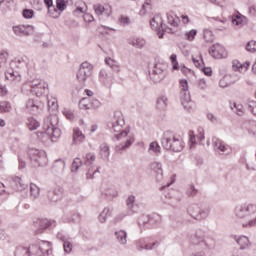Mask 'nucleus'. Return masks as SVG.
<instances>
[{
    "instance_id": "obj_1",
    "label": "nucleus",
    "mask_w": 256,
    "mask_h": 256,
    "mask_svg": "<svg viewBox=\"0 0 256 256\" xmlns=\"http://www.w3.org/2000/svg\"><path fill=\"white\" fill-rule=\"evenodd\" d=\"M123 125H125V119L123 118V114L121 112H117L114 115L113 121L108 122L107 127L114 131V133H118L114 135L116 141H122L119 145L115 147V151L118 153L120 151H125V149H129L133 143H135V137L133 134H129V128L123 130Z\"/></svg>"
},
{
    "instance_id": "obj_2",
    "label": "nucleus",
    "mask_w": 256,
    "mask_h": 256,
    "mask_svg": "<svg viewBox=\"0 0 256 256\" xmlns=\"http://www.w3.org/2000/svg\"><path fill=\"white\" fill-rule=\"evenodd\" d=\"M51 244L49 241H41L39 246L32 244L30 246H18L14 251V256H49L51 255Z\"/></svg>"
},
{
    "instance_id": "obj_3",
    "label": "nucleus",
    "mask_w": 256,
    "mask_h": 256,
    "mask_svg": "<svg viewBox=\"0 0 256 256\" xmlns=\"http://www.w3.org/2000/svg\"><path fill=\"white\" fill-rule=\"evenodd\" d=\"M161 145L166 151H173L174 153H180L183 147H185L183 138L171 131L164 132Z\"/></svg>"
},
{
    "instance_id": "obj_4",
    "label": "nucleus",
    "mask_w": 256,
    "mask_h": 256,
    "mask_svg": "<svg viewBox=\"0 0 256 256\" xmlns=\"http://www.w3.org/2000/svg\"><path fill=\"white\" fill-rule=\"evenodd\" d=\"M59 118L51 116L44 120L43 130L45 135L50 137L51 141H57L61 137V129H59Z\"/></svg>"
},
{
    "instance_id": "obj_5",
    "label": "nucleus",
    "mask_w": 256,
    "mask_h": 256,
    "mask_svg": "<svg viewBox=\"0 0 256 256\" xmlns=\"http://www.w3.org/2000/svg\"><path fill=\"white\" fill-rule=\"evenodd\" d=\"M192 245H197L201 249H213L215 247V240H209L205 237V231L202 229L196 230L194 235L191 237Z\"/></svg>"
},
{
    "instance_id": "obj_6",
    "label": "nucleus",
    "mask_w": 256,
    "mask_h": 256,
    "mask_svg": "<svg viewBox=\"0 0 256 256\" xmlns=\"http://www.w3.org/2000/svg\"><path fill=\"white\" fill-rule=\"evenodd\" d=\"M28 156L34 167H45L48 163L47 153L43 150L30 149L28 151Z\"/></svg>"
},
{
    "instance_id": "obj_7",
    "label": "nucleus",
    "mask_w": 256,
    "mask_h": 256,
    "mask_svg": "<svg viewBox=\"0 0 256 256\" xmlns=\"http://www.w3.org/2000/svg\"><path fill=\"white\" fill-rule=\"evenodd\" d=\"M151 28L157 31L159 39H163L165 33H173V29L167 28V25L163 23V18L157 15L150 20Z\"/></svg>"
},
{
    "instance_id": "obj_8",
    "label": "nucleus",
    "mask_w": 256,
    "mask_h": 256,
    "mask_svg": "<svg viewBox=\"0 0 256 256\" xmlns=\"http://www.w3.org/2000/svg\"><path fill=\"white\" fill-rule=\"evenodd\" d=\"M187 213L192 219L196 221H203L209 217L210 210L209 208H201L197 204H192L188 207Z\"/></svg>"
},
{
    "instance_id": "obj_9",
    "label": "nucleus",
    "mask_w": 256,
    "mask_h": 256,
    "mask_svg": "<svg viewBox=\"0 0 256 256\" xmlns=\"http://www.w3.org/2000/svg\"><path fill=\"white\" fill-rule=\"evenodd\" d=\"M180 85V101L186 111H191V93L189 92V82H187V80H181Z\"/></svg>"
},
{
    "instance_id": "obj_10",
    "label": "nucleus",
    "mask_w": 256,
    "mask_h": 256,
    "mask_svg": "<svg viewBox=\"0 0 256 256\" xmlns=\"http://www.w3.org/2000/svg\"><path fill=\"white\" fill-rule=\"evenodd\" d=\"M93 75V65L89 62H83L78 70V73L76 75L77 80L79 83H85L89 77Z\"/></svg>"
},
{
    "instance_id": "obj_11",
    "label": "nucleus",
    "mask_w": 256,
    "mask_h": 256,
    "mask_svg": "<svg viewBox=\"0 0 256 256\" xmlns=\"http://www.w3.org/2000/svg\"><path fill=\"white\" fill-rule=\"evenodd\" d=\"M138 225L140 229L146 230V229H155L157 227V221L155 218H151L149 215L142 214L138 218Z\"/></svg>"
},
{
    "instance_id": "obj_12",
    "label": "nucleus",
    "mask_w": 256,
    "mask_h": 256,
    "mask_svg": "<svg viewBox=\"0 0 256 256\" xmlns=\"http://www.w3.org/2000/svg\"><path fill=\"white\" fill-rule=\"evenodd\" d=\"M28 85L30 87L31 93H34V95H36L37 97H39V95H43V93H45V89H47L48 87V85L45 84V82L39 79H35L28 82Z\"/></svg>"
},
{
    "instance_id": "obj_13",
    "label": "nucleus",
    "mask_w": 256,
    "mask_h": 256,
    "mask_svg": "<svg viewBox=\"0 0 256 256\" xmlns=\"http://www.w3.org/2000/svg\"><path fill=\"white\" fill-rule=\"evenodd\" d=\"M212 145L215 153H218V155H229L231 153L229 145L225 144V142L219 138H213Z\"/></svg>"
},
{
    "instance_id": "obj_14",
    "label": "nucleus",
    "mask_w": 256,
    "mask_h": 256,
    "mask_svg": "<svg viewBox=\"0 0 256 256\" xmlns=\"http://www.w3.org/2000/svg\"><path fill=\"white\" fill-rule=\"evenodd\" d=\"M12 30L17 37H28L29 35H33L35 27L31 25H17L13 26Z\"/></svg>"
},
{
    "instance_id": "obj_15",
    "label": "nucleus",
    "mask_w": 256,
    "mask_h": 256,
    "mask_svg": "<svg viewBox=\"0 0 256 256\" xmlns=\"http://www.w3.org/2000/svg\"><path fill=\"white\" fill-rule=\"evenodd\" d=\"M164 66L162 64H155L152 73H150V79L154 83H161L165 79V71L163 70Z\"/></svg>"
},
{
    "instance_id": "obj_16",
    "label": "nucleus",
    "mask_w": 256,
    "mask_h": 256,
    "mask_svg": "<svg viewBox=\"0 0 256 256\" xmlns=\"http://www.w3.org/2000/svg\"><path fill=\"white\" fill-rule=\"evenodd\" d=\"M209 53L211 57L214 59H223L227 57V52L225 51V47L221 46V44H214L209 48Z\"/></svg>"
},
{
    "instance_id": "obj_17",
    "label": "nucleus",
    "mask_w": 256,
    "mask_h": 256,
    "mask_svg": "<svg viewBox=\"0 0 256 256\" xmlns=\"http://www.w3.org/2000/svg\"><path fill=\"white\" fill-rule=\"evenodd\" d=\"M34 226L36 227V233H43L45 229H49V227H55V221L48 220L47 218L38 219L34 222Z\"/></svg>"
},
{
    "instance_id": "obj_18",
    "label": "nucleus",
    "mask_w": 256,
    "mask_h": 256,
    "mask_svg": "<svg viewBox=\"0 0 256 256\" xmlns=\"http://www.w3.org/2000/svg\"><path fill=\"white\" fill-rule=\"evenodd\" d=\"M47 197L51 203H57V201L63 199V189L60 186H57L48 191Z\"/></svg>"
},
{
    "instance_id": "obj_19",
    "label": "nucleus",
    "mask_w": 256,
    "mask_h": 256,
    "mask_svg": "<svg viewBox=\"0 0 256 256\" xmlns=\"http://www.w3.org/2000/svg\"><path fill=\"white\" fill-rule=\"evenodd\" d=\"M239 79L237 74H227L225 75L219 82L220 87L225 89L226 87H231V85H235Z\"/></svg>"
},
{
    "instance_id": "obj_20",
    "label": "nucleus",
    "mask_w": 256,
    "mask_h": 256,
    "mask_svg": "<svg viewBox=\"0 0 256 256\" xmlns=\"http://www.w3.org/2000/svg\"><path fill=\"white\" fill-rule=\"evenodd\" d=\"M99 80L103 83L105 87H108V89H111L113 85V74L103 69L99 73Z\"/></svg>"
},
{
    "instance_id": "obj_21",
    "label": "nucleus",
    "mask_w": 256,
    "mask_h": 256,
    "mask_svg": "<svg viewBox=\"0 0 256 256\" xmlns=\"http://www.w3.org/2000/svg\"><path fill=\"white\" fill-rule=\"evenodd\" d=\"M88 101L89 103L87 104V98H83L79 102L80 109H98V107L101 105V102L95 98L89 99Z\"/></svg>"
},
{
    "instance_id": "obj_22",
    "label": "nucleus",
    "mask_w": 256,
    "mask_h": 256,
    "mask_svg": "<svg viewBox=\"0 0 256 256\" xmlns=\"http://www.w3.org/2000/svg\"><path fill=\"white\" fill-rule=\"evenodd\" d=\"M11 187L14 189V191H25L27 189V184L21 179V177L14 176L11 177Z\"/></svg>"
},
{
    "instance_id": "obj_23",
    "label": "nucleus",
    "mask_w": 256,
    "mask_h": 256,
    "mask_svg": "<svg viewBox=\"0 0 256 256\" xmlns=\"http://www.w3.org/2000/svg\"><path fill=\"white\" fill-rule=\"evenodd\" d=\"M39 109H41V102L33 99H28L26 102V110L28 113H31L32 115H36V113H39Z\"/></svg>"
},
{
    "instance_id": "obj_24",
    "label": "nucleus",
    "mask_w": 256,
    "mask_h": 256,
    "mask_svg": "<svg viewBox=\"0 0 256 256\" xmlns=\"http://www.w3.org/2000/svg\"><path fill=\"white\" fill-rule=\"evenodd\" d=\"M234 241H236L241 250L248 249V247H251V240H249V237L245 235L235 236Z\"/></svg>"
},
{
    "instance_id": "obj_25",
    "label": "nucleus",
    "mask_w": 256,
    "mask_h": 256,
    "mask_svg": "<svg viewBox=\"0 0 256 256\" xmlns=\"http://www.w3.org/2000/svg\"><path fill=\"white\" fill-rule=\"evenodd\" d=\"M5 77L8 81H15V83H21V73L19 71H15L13 69L7 70L5 73Z\"/></svg>"
},
{
    "instance_id": "obj_26",
    "label": "nucleus",
    "mask_w": 256,
    "mask_h": 256,
    "mask_svg": "<svg viewBox=\"0 0 256 256\" xmlns=\"http://www.w3.org/2000/svg\"><path fill=\"white\" fill-rule=\"evenodd\" d=\"M126 205L131 213H137L139 211V206L136 203V198L134 195L128 196L126 199Z\"/></svg>"
},
{
    "instance_id": "obj_27",
    "label": "nucleus",
    "mask_w": 256,
    "mask_h": 256,
    "mask_svg": "<svg viewBox=\"0 0 256 256\" xmlns=\"http://www.w3.org/2000/svg\"><path fill=\"white\" fill-rule=\"evenodd\" d=\"M151 170L155 171L157 181H163V164L161 162H153Z\"/></svg>"
},
{
    "instance_id": "obj_28",
    "label": "nucleus",
    "mask_w": 256,
    "mask_h": 256,
    "mask_svg": "<svg viewBox=\"0 0 256 256\" xmlns=\"http://www.w3.org/2000/svg\"><path fill=\"white\" fill-rule=\"evenodd\" d=\"M116 241L120 245H127V232L125 230H117L114 232Z\"/></svg>"
},
{
    "instance_id": "obj_29",
    "label": "nucleus",
    "mask_w": 256,
    "mask_h": 256,
    "mask_svg": "<svg viewBox=\"0 0 256 256\" xmlns=\"http://www.w3.org/2000/svg\"><path fill=\"white\" fill-rule=\"evenodd\" d=\"M65 223H79L81 221V214L79 212H72L70 215L64 218Z\"/></svg>"
},
{
    "instance_id": "obj_30",
    "label": "nucleus",
    "mask_w": 256,
    "mask_h": 256,
    "mask_svg": "<svg viewBox=\"0 0 256 256\" xmlns=\"http://www.w3.org/2000/svg\"><path fill=\"white\" fill-rule=\"evenodd\" d=\"M96 159L97 157L95 156V154L89 152L85 156H83L84 165H86V167H93Z\"/></svg>"
},
{
    "instance_id": "obj_31",
    "label": "nucleus",
    "mask_w": 256,
    "mask_h": 256,
    "mask_svg": "<svg viewBox=\"0 0 256 256\" xmlns=\"http://www.w3.org/2000/svg\"><path fill=\"white\" fill-rule=\"evenodd\" d=\"M85 141V134L79 130V128H75L73 130V142L74 143H83Z\"/></svg>"
},
{
    "instance_id": "obj_32",
    "label": "nucleus",
    "mask_w": 256,
    "mask_h": 256,
    "mask_svg": "<svg viewBox=\"0 0 256 256\" xmlns=\"http://www.w3.org/2000/svg\"><path fill=\"white\" fill-rule=\"evenodd\" d=\"M111 213H113L111 208H104L98 216V221H100V223H105V221H107V217H111Z\"/></svg>"
},
{
    "instance_id": "obj_33",
    "label": "nucleus",
    "mask_w": 256,
    "mask_h": 256,
    "mask_svg": "<svg viewBox=\"0 0 256 256\" xmlns=\"http://www.w3.org/2000/svg\"><path fill=\"white\" fill-rule=\"evenodd\" d=\"M168 101L169 100L166 98V96H160L156 102L157 109H160V111H163V109H167Z\"/></svg>"
},
{
    "instance_id": "obj_34",
    "label": "nucleus",
    "mask_w": 256,
    "mask_h": 256,
    "mask_svg": "<svg viewBox=\"0 0 256 256\" xmlns=\"http://www.w3.org/2000/svg\"><path fill=\"white\" fill-rule=\"evenodd\" d=\"M145 39L134 38L130 41V45L132 47H136V49H143L145 47Z\"/></svg>"
},
{
    "instance_id": "obj_35",
    "label": "nucleus",
    "mask_w": 256,
    "mask_h": 256,
    "mask_svg": "<svg viewBox=\"0 0 256 256\" xmlns=\"http://www.w3.org/2000/svg\"><path fill=\"white\" fill-rule=\"evenodd\" d=\"M39 186H37L35 183H30V197L31 199H37L40 194Z\"/></svg>"
},
{
    "instance_id": "obj_36",
    "label": "nucleus",
    "mask_w": 256,
    "mask_h": 256,
    "mask_svg": "<svg viewBox=\"0 0 256 256\" xmlns=\"http://www.w3.org/2000/svg\"><path fill=\"white\" fill-rule=\"evenodd\" d=\"M148 151L150 153H155L157 156H159L161 155V146H159V143H157V141L151 142Z\"/></svg>"
},
{
    "instance_id": "obj_37",
    "label": "nucleus",
    "mask_w": 256,
    "mask_h": 256,
    "mask_svg": "<svg viewBox=\"0 0 256 256\" xmlns=\"http://www.w3.org/2000/svg\"><path fill=\"white\" fill-rule=\"evenodd\" d=\"M39 121H37L35 118H28L27 120V127L30 131H36L38 127H40Z\"/></svg>"
},
{
    "instance_id": "obj_38",
    "label": "nucleus",
    "mask_w": 256,
    "mask_h": 256,
    "mask_svg": "<svg viewBox=\"0 0 256 256\" xmlns=\"http://www.w3.org/2000/svg\"><path fill=\"white\" fill-rule=\"evenodd\" d=\"M105 63L106 65L110 66V68L112 69V71H114V73H119L120 70H119V64L117 63V61L111 58H106Z\"/></svg>"
},
{
    "instance_id": "obj_39",
    "label": "nucleus",
    "mask_w": 256,
    "mask_h": 256,
    "mask_svg": "<svg viewBox=\"0 0 256 256\" xmlns=\"http://www.w3.org/2000/svg\"><path fill=\"white\" fill-rule=\"evenodd\" d=\"M167 21H168V25H171V27H178L179 26V17L172 15V14H168L167 15Z\"/></svg>"
},
{
    "instance_id": "obj_40",
    "label": "nucleus",
    "mask_w": 256,
    "mask_h": 256,
    "mask_svg": "<svg viewBox=\"0 0 256 256\" xmlns=\"http://www.w3.org/2000/svg\"><path fill=\"white\" fill-rule=\"evenodd\" d=\"M81 165H83V160H81V158H75L72 163L71 172L77 173L81 168Z\"/></svg>"
},
{
    "instance_id": "obj_41",
    "label": "nucleus",
    "mask_w": 256,
    "mask_h": 256,
    "mask_svg": "<svg viewBox=\"0 0 256 256\" xmlns=\"http://www.w3.org/2000/svg\"><path fill=\"white\" fill-rule=\"evenodd\" d=\"M48 13L52 15L54 19H59L61 17V12L55 7V5L48 6Z\"/></svg>"
},
{
    "instance_id": "obj_42",
    "label": "nucleus",
    "mask_w": 256,
    "mask_h": 256,
    "mask_svg": "<svg viewBox=\"0 0 256 256\" xmlns=\"http://www.w3.org/2000/svg\"><path fill=\"white\" fill-rule=\"evenodd\" d=\"M231 109H234V112L239 117H243V115L245 114V109H243V105L241 104L233 103V106H231Z\"/></svg>"
},
{
    "instance_id": "obj_43",
    "label": "nucleus",
    "mask_w": 256,
    "mask_h": 256,
    "mask_svg": "<svg viewBox=\"0 0 256 256\" xmlns=\"http://www.w3.org/2000/svg\"><path fill=\"white\" fill-rule=\"evenodd\" d=\"M100 155L103 157V159H109L110 152L107 144L100 145Z\"/></svg>"
},
{
    "instance_id": "obj_44",
    "label": "nucleus",
    "mask_w": 256,
    "mask_h": 256,
    "mask_svg": "<svg viewBox=\"0 0 256 256\" xmlns=\"http://www.w3.org/2000/svg\"><path fill=\"white\" fill-rule=\"evenodd\" d=\"M103 195H105V197H107L108 199H115V197H118L119 192H117L113 188H109L104 191Z\"/></svg>"
},
{
    "instance_id": "obj_45",
    "label": "nucleus",
    "mask_w": 256,
    "mask_h": 256,
    "mask_svg": "<svg viewBox=\"0 0 256 256\" xmlns=\"http://www.w3.org/2000/svg\"><path fill=\"white\" fill-rule=\"evenodd\" d=\"M199 193V190L195 188L194 184H190L186 190V195L188 197H195Z\"/></svg>"
},
{
    "instance_id": "obj_46",
    "label": "nucleus",
    "mask_w": 256,
    "mask_h": 256,
    "mask_svg": "<svg viewBox=\"0 0 256 256\" xmlns=\"http://www.w3.org/2000/svg\"><path fill=\"white\" fill-rule=\"evenodd\" d=\"M11 111V103L7 101L0 102V113H9Z\"/></svg>"
},
{
    "instance_id": "obj_47",
    "label": "nucleus",
    "mask_w": 256,
    "mask_h": 256,
    "mask_svg": "<svg viewBox=\"0 0 256 256\" xmlns=\"http://www.w3.org/2000/svg\"><path fill=\"white\" fill-rule=\"evenodd\" d=\"M184 35L186 41H195V37H197V30L192 29L190 31H186Z\"/></svg>"
},
{
    "instance_id": "obj_48",
    "label": "nucleus",
    "mask_w": 256,
    "mask_h": 256,
    "mask_svg": "<svg viewBox=\"0 0 256 256\" xmlns=\"http://www.w3.org/2000/svg\"><path fill=\"white\" fill-rule=\"evenodd\" d=\"M48 108L50 111H55L59 105L57 104V98L50 97L48 98Z\"/></svg>"
},
{
    "instance_id": "obj_49",
    "label": "nucleus",
    "mask_w": 256,
    "mask_h": 256,
    "mask_svg": "<svg viewBox=\"0 0 256 256\" xmlns=\"http://www.w3.org/2000/svg\"><path fill=\"white\" fill-rule=\"evenodd\" d=\"M232 23L236 25V27H243V17L239 15L232 16Z\"/></svg>"
},
{
    "instance_id": "obj_50",
    "label": "nucleus",
    "mask_w": 256,
    "mask_h": 256,
    "mask_svg": "<svg viewBox=\"0 0 256 256\" xmlns=\"http://www.w3.org/2000/svg\"><path fill=\"white\" fill-rule=\"evenodd\" d=\"M63 248H64V253H71L73 251V243L71 241L66 240L63 242Z\"/></svg>"
},
{
    "instance_id": "obj_51",
    "label": "nucleus",
    "mask_w": 256,
    "mask_h": 256,
    "mask_svg": "<svg viewBox=\"0 0 256 256\" xmlns=\"http://www.w3.org/2000/svg\"><path fill=\"white\" fill-rule=\"evenodd\" d=\"M246 50L249 51L250 53H255V51H256V41L255 40L249 41L246 44Z\"/></svg>"
},
{
    "instance_id": "obj_52",
    "label": "nucleus",
    "mask_w": 256,
    "mask_h": 256,
    "mask_svg": "<svg viewBox=\"0 0 256 256\" xmlns=\"http://www.w3.org/2000/svg\"><path fill=\"white\" fill-rule=\"evenodd\" d=\"M56 8L59 10L60 13H63V10L67 9L65 0H56Z\"/></svg>"
},
{
    "instance_id": "obj_53",
    "label": "nucleus",
    "mask_w": 256,
    "mask_h": 256,
    "mask_svg": "<svg viewBox=\"0 0 256 256\" xmlns=\"http://www.w3.org/2000/svg\"><path fill=\"white\" fill-rule=\"evenodd\" d=\"M93 9H94L96 15H98V16L103 15V13H105V7H103V5H101V4H95L93 6Z\"/></svg>"
},
{
    "instance_id": "obj_54",
    "label": "nucleus",
    "mask_w": 256,
    "mask_h": 256,
    "mask_svg": "<svg viewBox=\"0 0 256 256\" xmlns=\"http://www.w3.org/2000/svg\"><path fill=\"white\" fill-rule=\"evenodd\" d=\"M33 15H35V12L32 9L23 10V17L25 19H33Z\"/></svg>"
},
{
    "instance_id": "obj_55",
    "label": "nucleus",
    "mask_w": 256,
    "mask_h": 256,
    "mask_svg": "<svg viewBox=\"0 0 256 256\" xmlns=\"http://www.w3.org/2000/svg\"><path fill=\"white\" fill-rule=\"evenodd\" d=\"M170 61H171L172 65H173L172 69H174V70L179 69V63L177 62V55L172 54L170 56Z\"/></svg>"
},
{
    "instance_id": "obj_56",
    "label": "nucleus",
    "mask_w": 256,
    "mask_h": 256,
    "mask_svg": "<svg viewBox=\"0 0 256 256\" xmlns=\"http://www.w3.org/2000/svg\"><path fill=\"white\" fill-rule=\"evenodd\" d=\"M232 69L234 71H241L243 69V64H241V62H239L238 60H234L232 62Z\"/></svg>"
},
{
    "instance_id": "obj_57",
    "label": "nucleus",
    "mask_w": 256,
    "mask_h": 256,
    "mask_svg": "<svg viewBox=\"0 0 256 256\" xmlns=\"http://www.w3.org/2000/svg\"><path fill=\"white\" fill-rule=\"evenodd\" d=\"M204 39L208 43L213 41V33L210 30H204Z\"/></svg>"
},
{
    "instance_id": "obj_58",
    "label": "nucleus",
    "mask_w": 256,
    "mask_h": 256,
    "mask_svg": "<svg viewBox=\"0 0 256 256\" xmlns=\"http://www.w3.org/2000/svg\"><path fill=\"white\" fill-rule=\"evenodd\" d=\"M145 245H146V242L143 239H140L136 242V247L138 251H143V249H145Z\"/></svg>"
},
{
    "instance_id": "obj_59",
    "label": "nucleus",
    "mask_w": 256,
    "mask_h": 256,
    "mask_svg": "<svg viewBox=\"0 0 256 256\" xmlns=\"http://www.w3.org/2000/svg\"><path fill=\"white\" fill-rule=\"evenodd\" d=\"M9 57V53L7 52H1L0 53V63L2 65H5V63H7V58Z\"/></svg>"
},
{
    "instance_id": "obj_60",
    "label": "nucleus",
    "mask_w": 256,
    "mask_h": 256,
    "mask_svg": "<svg viewBox=\"0 0 256 256\" xmlns=\"http://www.w3.org/2000/svg\"><path fill=\"white\" fill-rule=\"evenodd\" d=\"M156 245H159V242H153V243H147L144 246L145 251H151L153 247H156Z\"/></svg>"
},
{
    "instance_id": "obj_61",
    "label": "nucleus",
    "mask_w": 256,
    "mask_h": 256,
    "mask_svg": "<svg viewBox=\"0 0 256 256\" xmlns=\"http://www.w3.org/2000/svg\"><path fill=\"white\" fill-rule=\"evenodd\" d=\"M84 21L86 23H93V21H95V18L93 17V15H91L89 13H85L84 14Z\"/></svg>"
},
{
    "instance_id": "obj_62",
    "label": "nucleus",
    "mask_w": 256,
    "mask_h": 256,
    "mask_svg": "<svg viewBox=\"0 0 256 256\" xmlns=\"http://www.w3.org/2000/svg\"><path fill=\"white\" fill-rule=\"evenodd\" d=\"M64 115H65L66 119H69L70 121H73V119H75V114H73V112H71L69 110H65Z\"/></svg>"
},
{
    "instance_id": "obj_63",
    "label": "nucleus",
    "mask_w": 256,
    "mask_h": 256,
    "mask_svg": "<svg viewBox=\"0 0 256 256\" xmlns=\"http://www.w3.org/2000/svg\"><path fill=\"white\" fill-rule=\"evenodd\" d=\"M198 86H199V89H202L203 91H205V89H207V81H205V79H200L198 82Z\"/></svg>"
},
{
    "instance_id": "obj_64",
    "label": "nucleus",
    "mask_w": 256,
    "mask_h": 256,
    "mask_svg": "<svg viewBox=\"0 0 256 256\" xmlns=\"http://www.w3.org/2000/svg\"><path fill=\"white\" fill-rule=\"evenodd\" d=\"M95 174H93V167H89L87 173H86V178L87 179H93Z\"/></svg>"
}]
</instances>
